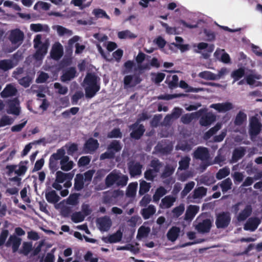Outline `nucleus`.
Here are the masks:
<instances>
[{"instance_id":"1","label":"nucleus","mask_w":262,"mask_h":262,"mask_svg":"<svg viewBox=\"0 0 262 262\" xmlns=\"http://www.w3.org/2000/svg\"><path fill=\"white\" fill-rule=\"evenodd\" d=\"M100 78L95 74L92 73L86 74L83 82L86 85L85 88V95L87 98H93L100 90Z\"/></svg>"},{"instance_id":"2","label":"nucleus","mask_w":262,"mask_h":262,"mask_svg":"<svg viewBox=\"0 0 262 262\" xmlns=\"http://www.w3.org/2000/svg\"><path fill=\"white\" fill-rule=\"evenodd\" d=\"M128 180L126 175L117 173L114 170L110 172L105 178V184L107 188L116 185L118 187H123L126 185Z\"/></svg>"},{"instance_id":"3","label":"nucleus","mask_w":262,"mask_h":262,"mask_svg":"<svg viewBox=\"0 0 262 262\" xmlns=\"http://www.w3.org/2000/svg\"><path fill=\"white\" fill-rule=\"evenodd\" d=\"M243 205V203L242 202H238L231 207V212L235 214H237L236 218L239 222L246 221L252 213V206L247 204L245 206V208L238 213L241 209V206Z\"/></svg>"},{"instance_id":"4","label":"nucleus","mask_w":262,"mask_h":262,"mask_svg":"<svg viewBox=\"0 0 262 262\" xmlns=\"http://www.w3.org/2000/svg\"><path fill=\"white\" fill-rule=\"evenodd\" d=\"M138 68L139 71L138 74L134 75H128L124 76L123 78V84L124 88H133L141 83L142 79L140 77V74L144 70L143 66L141 64H138Z\"/></svg>"},{"instance_id":"5","label":"nucleus","mask_w":262,"mask_h":262,"mask_svg":"<svg viewBox=\"0 0 262 262\" xmlns=\"http://www.w3.org/2000/svg\"><path fill=\"white\" fill-rule=\"evenodd\" d=\"M262 125L258 119L255 116L250 119L249 133L251 138L258 135L261 129Z\"/></svg>"},{"instance_id":"6","label":"nucleus","mask_w":262,"mask_h":262,"mask_svg":"<svg viewBox=\"0 0 262 262\" xmlns=\"http://www.w3.org/2000/svg\"><path fill=\"white\" fill-rule=\"evenodd\" d=\"M231 217L229 213L223 212L217 216L215 224L217 228H224L229 225Z\"/></svg>"},{"instance_id":"7","label":"nucleus","mask_w":262,"mask_h":262,"mask_svg":"<svg viewBox=\"0 0 262 262\" xmlns=\"http://www.w3.org/2000/svg\"><path fill=\"white\" fill-rule=\"evenodd\" d=\"M130 129L132 132L130 134V137L135 140H139L143 135L145 129L143 124H138L135 123L130 126Z\"/></svg>"},{"instance_id":"8","label":"nucleus","mask_w":262,"mask_h":262,"mask_svg":"<svg viewBox=\"0 0 262 262\" xmlns=\"http://www.w3.org/2000/svg\"><path fill=\"white\" fill-rule=\"evenodd\" d=\"M99 144L97 140L93 138H89L83 145V150L84 154H91L99 147Z\"/></svg>"},{"instance_id":"9","label":"nucleus","mask_w":262,"mask_h":262,"mask_svg":"<svg viewBox=\"0 0 262 262\" xmlns=\"http://www.w3.org/2000/svg\"><path fill=\"white\" fill-rule=\"evenodd\" d=\"M24 38V34L19 29H16L11 31L9 39L12 44L19 43L20 45Z\"/></svg>"},{"instance_id":"10","label":"nucleus","mask_w":262,"mask_h":262,"mask_svg":"<svg viewBox=\"0 0 262 262\" xmlns=\"http://www.w3.org/2000/svg\"><path fill=\"white\" fill-rule=\"evenodd\" d=\"M143 166L139 162L130 161L128 163V169L132 177L141 174V169Z\"/></svg>"},{"instance_id":"11","label":"nucleus","mask_w":262,"mask_h":262,"mask_svg":"<svg viewBox=\"0 0 262 262\" xmlns=\"http://www.w3.org/2000/svg\"><path fill=\"white\" fill-rule=\"evenodd\" d=\"M96 224L99 229H110L112 225L110 217L107 215L97 219Z\"/></svg>"},{"instance_id":"12","label":"nucleus","mask_w":262,"mask_h":262,"mask_svg":"<svg viewBox=\"0 0 262 262\" xmlns=\"http://www.w3.org/2000/svg\"><path fill=\"white\" fill-rule=\"evenodd\" d=\"M122 237L121 230H117L114 234H110L107 236H103L101 239L105 243H116L121 241Z\"/></svg>"},{"instance_id":"13","label":"nucleus","mask_w":262,"mask_h":262,"mask_svg":"<svg viewBox=\"0 0 262 262\" xmlns=\"http://www.w3.org/2000/svg\"><path fill=\"white\" fill-rule=\"evenodd\" d=\"M199 206L197 205H190L188 206L184 216V220L191 222L199 212Z\"/></svg>"},{"instance_id":"14","label":"nucleus","mask_w":262,"mask_h":262,"mask_svg":"<svg viewBox=\"0 0 262 262\" xmlns=\"http://www.w3.org/2000/svg\"><path fill=\"white\" fill-rule=\"evenodd\" d=\"M21 239L15 235H10L8 240L6 243L7 247L12 246L13 252H16L21 244Z\"/></svg>"},{"instance_id":"15","label":"nucleus","mask_w":262,"mask_h":262,"mask_svg":"<svg viewBox=\"0 0 262 262\" xmlns=\"http://www.w3.org/2000/svg\"><path fill=\"white\" fill-rule=\"evenodd\" d=\"M50 54L52 59L56 60L60 59L63 54L62 45L59 42L54 45L51 51Z\"/></svg>"},{"instance_id":"16","label":"nucleus","mask_w":262,"mask_h":262,"mask_svg":"<svg viewBox=\"0 0 262 262\" xmlns=\"http://www.w3.org/2000/svg\"><path fill=\"white\" fill-rule=\"evenodd\" d=\"M216 119L215 116L211 113H207L201 116L199 123L202 126H208L214 122Z\"/></svg>"},{"instance_id":"17","label":"nucleus","mask_w":262,"mask_h":262,"mask_svg":"<svg viewBox=\"0 0 262 262\" xmlns=\"http://www.w3.org/2000/svg\"><path fill=\"white\" fill-rule=\"evenodd\" d=\"M210 107L220 113L226 112L233 108L232 104L228 102L212 104Z\"/></svg>"},{"instance_id":"18","label":"nucleus","mask_w":262,"mask_h":262,"mask_svg":"<svg viewBox=\"0 0 262 262\" xmlns=\"http://www.w3.org/2000/svg\"><path fill=\"white\" fill-rule=\"evenodd\" d=\"M76 76V70L75 67H70L66 70L61 76L62 82H67L74 78Z\"/></svg>"},{"instance_id":"19","label":"nucleus","mask_w":262,"mask_h":262,"mask_svg":"<svg viewBox=\"0 0 262 262\" xmlns=\"http://www.w3.org/2000/svg\"><path fill=\"white\" fill-rule=\"evenodd\" d=\"M194 157L201 160H207L209 158V151L206 147H199L194 152Z\"/></svg>"},{"instance_id":"20","label":"nucleus","mask_w":262,"mask_h":262,"mask_svg":"<svg viewBox=\"0 0 262 262\" xmlns=\"http://www.w3.org/2000/svg\"><path fill=\"white\" fill-rule=\"evenodd\" d=\"M260 223L261 220L258 217H250L245 224L244 229H256Z\"/></svg>"},{"instance_id":"21","label":"nucleus","mask_w":262,"mask_h":262,"mask_svg":"<svg viewBox=\"0 0 262 262\" xmlns=\"http://www.w3.org/2000/svg\"><path fill=\"white\" fill-rule=\"evenodd\" d=\"M73 174L71 173H64L61 171H58L56 173V181L57 183H63L66 180H71Z\"/></svg>"},{"instance_id":"22","label":"nucleus","mask_w":262,"mask_h":262,"mask_svg":"<svg viewBox=\"0 0 262 262\" xmlns=\"http://www.w3.org/2000/svg\"><path fill=\"white\" fill-rule=\"evenodd\" d=\"M246 151V148L244 147H239L234 149L232 157L233 161L234 162H237L245 156Z\"/></svg>"},{"instance_id":"23","label":"nucleus","mask_w":262,"mask_h":262,"mask_svg":"<svg viewBox=\"0 0 262 262\" xmlns=\"http://www.w3.org/2000/svg\"><path fill=\"white\" fill-rule=\"evenodd\" d=\"M45 197L48 202L52 204L57 203L60 199V198L57 194L56 192L53 190L46 192Z\"/></svg>"},{"instance_id":"24","label":"nucleus","mask_w":262,"mask_h":262,"mask_svg":"<svg viewBox=\"0 0 262 262\" xmlns=\"http://www.w3.org/2000/svg\"><path fill=\"white\" fill-rule=\"evenodd\" d=\"M176 201V198L172 195H167L163 198L160 205L161 208H169L171 207Z\"/></svg>"},{"instance_id":"25","label":"nucleus","mask_w":262,"mask_h":262,"mask_svg":"<svg viewBox=\"0 0 262 262\" xmlns=\"http://www.w3.org/2000/svg\"><path fill=\"white\" fill-rule=\"evenodd\" d=\"M16 88L11 84H9L7 85L6 88L1 92V96L5 98L13 96L16 94Z\"/></svg>"},{"instance_id":"26","label":"nucleus","mask_w":262,"mask_h":262,"mask_svg":"<svg viewBox=\"0 0 262 262\" xmlns=\"http://www.w3.org/2000/svg\"><path fill=\"white\" fill-rule=\"evenodd\" d=\"M156 211L155 207L152 205H150L147 208L141 210V214L145 220L148 219L151 215L154 214Z\"/></svg>"},{"instance_id":"27","label":"nucleus","mask_w":262,"mask_h":262,"mask_svg":"<svg viewBox=\"0 0 262 262\" xmlns=\"http://www.w3.org/2000/svg\"><path fill=\"white\" fill-rule=\"evenodd\" d=\"M19 104L18 100L17 98H14L12 100L10 101L9 103V108L10 112L12 114L15 115H18L20 113V110L16 105Z\"/></svg>"},{"instance_id":"28","label":"nucleus","mask_w":262,"mask_h":262,"mask_svg":"<svg viewBox=\"0 0 262 262\" xmlns=\"http://www.w3.org/2000/svg\"><path fill=\"white\" fill-rule=\"evenodd\" d=\"M74 188L77 191L81 190L84 187V178L81 174H77L74 180Z\"/></svg>"},{"instance_id":"29","label":"nucleus","mask_w":262,"mask_h":262,"mask_svg":"<svg viewBox=\"0 0 262 262\" xmlns=\"http://www.w3.org/2000/svg\"><path fill=\"white\" fill-rule=\"evenodd\" d=\"M199 117V112L187 113L183 115L181 118V122L185 124H189L193 119Z\"/></svg>"},{"instance_id":"30","label":"nucleus","mask_w":262,"mask_h":262,"mask_svg":"<svg viewBox=\"0 0 262 262\" xmlns=\"http://www.w3.org/2000/svg\"><path fill=\"white\" fill-rule=\"evenodd\" d=\"M199 76L202 79L208 80H214L217 79V76L216 74L208 71L200 72L199 74Z\"/></svg>"},{"instance_id":"31","label":"nucleus","mask_w":262,"mask_h":262,"mask_svg":"<svg viewBox=\"0 0 262 262\" xmlns=\"http://www.w3.org/2000/svg\"><path fill=\"white\" fill-rule=\"evenodd\" d=\"M14 67L12 60L11 59H3L0 61V69L7 71Z\"/></svg>"},{"instance_id":"32","label":"nucleus","mask_w":262,"mask_h":262,"mask_svg":"<svg viewBox=\"0 0 262 262\" xmlns=\"http://www.w3.org/2000/svg\"><path fill=\"white\" fill-rule=\"evenodd\" d=\"M138 183L133 182L130 183L127 188L126 194L128 197H134L136 194Z\"/></svg>"},{"instance_id":"33","label":"nucleus","mask_w":262,"mask_h":262,"mask_svg":"<svg viewBox=\"0 0 262 262\" xmlns=\"http://www.w3.org/2000/svg\"><path fill=\"white\" fill-rule=\"evenodd\" d=\"M207 191V188L204 187H199L194 190L192 198L193 199L202 198L206 195Z\"/></svg>"},{"instance_id":"34","label":"nucleus","mask_w":262,"mask_h":262,"mask_svg":"<svg viewBox=\"0 0 262 262\" xmlns=\"http://www.w3.org/2000/svg\"><path fill=\"white\" fill-rule=\"evenodd\" d=\"M122 149V146L119 141L113 140L107 146V150L116 152H119Z\"/></svg>"},{"instance_id":"35","label":"nucleus","mask_w":262,"mask_h":262,"mask_svg":"<svg viewBox=\"0 0 262 262\" xmlns=\"http://www.w3.org/2000/svg\"><path fill=\"white\" fill-rule=\"evenodd\" d=\"M212 226V222L210 219L203 220L196 226L195 229H210Z\"/></svg>"},{"instance_id":"36","label":"nucleus","mask_w":262,"mask_h":262,"mask_svg":"<svg viewBox=\"0 0 262 262\" xmlns=\"http://www.w3.org/2000/svg\"><path fill=\"white\" fill-rule=\"evenodd\" d=\"M151 187L150 183L146 182L144 180L141 181L140 182V188L139 194L142 195L147 192Z\"/></svg>"},{"instance_id":"37","label":"nucleus","mask_w":262,"mask_h":262,"mask_svg":"<svg viewBox=\"0 0 262 262\" xmlns=\"http://www.w3.org/2000/svg\"><path fill=\"white\" fill-rule=\"evenodd\" d=\"M221 128V124L217 123L214 126L210 128L204 134V139L207 140L210 139L213 135H214Z\"/></svg>"},{"instance_id":"38","label":"nucleus","mask_w":262,"mask_h":262,"mask_svg":"<svg viewBox=\"0 0 262 262\" xmlns=\"http://www.w3.org/2000/svg\"><path fill=\"white\" fill-rule=\"evenodd\" d=\"M30 29L35 32H38L42 31L48 32L49 30V27L47 25H42L41 24H31Z\"/></svg>"},{"instance_id":"39","label":"nucleus","mask_w":262,"mask_h":262,"mask_svg":"<svg viewBox=\"0 0 262 262\" xmlns=\"http://www.w3.org/2000/svg\"><path fill=\"white\" fill-rule=\"evenodd\" d=\"M245 74L244 68H240L234 70L231 73V77L233 78L234 81H236L242 78Z\"/></svg>"},{"instance_id":"40","label":"nucleus","mask_w":262,"mask_h":262,"mask_svg":"<svg viewBox=\"0 0 262 262\" xmlns=\"http://www.w3.org/2000/svg\"><path fill=\"white\" fill-rule=\"evenodd\" d=\"M247 120V115L242 111H239L236 116L234 124L236 125L240 126Z\"/></svg>"},{"instance_id":"41","label":"nucleus","mask_w":262,"mask_h":262,"mask_svg":"<svg viewBox=\"0 0 262 262\" xmlns=\"http://www.w3.org/2000/svg\"><path fill=\"white\" fill-rule=\"evenodd\" d=\"M80 194L78 193L71 194L66 200V203L68 205L76 206L78 203V199Z\"/></svg>"},{"instance_id":"42","label":"nucleus","mask_w":262,"mask_h":262,"mask_svg":"<svg viewBox=\"0 0 262 262\" xmlns=\"http://www.w3.org/2000/svg\"><path fill=\"white\" fill-rule=\"evenodd\" d=\"M220 185L222 188V191L226 192L231 189L232 183L231 180L229 178H228L222 181Z\"/></svg>"},{"instance_id":"43","label":"nucleus","mask_w":262,"mask_h":262,"mask_svg":"<svg viewBox=\"0 0 262 262\" xmlns=\"http://www.w3.org/2000/svg\"><path fill=\"white\" fill-rule=\"evenodd\" d=\"M183 110L180 107H176L173 109V111L170 115L166 116L165 119H171V118L178 119L181 115Z\"/></svg>"},{"instance_id":"44","label":"nucleus","mask_w":262,"mask_h":262,"mask_svg":"<svg viewBox=\"0 0 262 262\" xmlns=\"http://www.w3.org/2000/svg\"><path fill=\"white\" fill-rule=\"evenodd\" d=\"M118 36L120 39L125 38H135L137 37V35L132 33L129 30H125L119 32L118 33Z\"/></svg>"},{"instance_id":"45","label":"nucleus","mask_w":262,"mask_h":262,"mask_svg":"<svg viewBox=\"0 0 262 262\" xmlns=\"http://www.w3.org/2000/svg\"><path fill=\"white\" fill-rule=\"evenodd\" d=\"M122 134L119 128H115L107 134L108 138H121Z\"/></svg>"},{"instance_id":"46","label":"nucleus","mask_w":262,"mask_h":262,"mask_svg":"<svg viewBox=\"0 0 262 262\" xmlns=\"http://www.w3.org/2000/svg\"><path fill=\"white\" fill-rule=\"evenodd\" d=\"M92 13L97 18L104 17L107 19H110V16L106 14L105 11L101 9H94Z\"/></svg>"},{"instance_id":"47","label":"nucleus","mask_w":262,"mask_h":262,"mask_svg":"<svg viewBox=\"0 0 262 262\" xmlns=\"http://www.w3.org/2000/svg\"><path fill=\"white\" fill-rule=\"evenodd\" d=\"M195 185V183L193 181H190L187 183L184 189L181 193V196L182 198L185 197L187 194L193 188Z\"/></svg>"},{"instance_id":"48","label":"nucleus","mask_w":262,"mask_h":262,"mask_svg":"<svg viewBox=\"0 0 262 262\" xmlns=\"http://www.w3.org/2000/svg\"><path fill=\"white\" fill-rule=\"evenodd\" d=\"M190 161V158L188 157H185L182 159L179 162V169L180 170H186L187 169L189 165Z\"/></svg>"},{"instance_id":"49","label":"nucleus","mask_w":262,"mask_h":262,"mask_svg":"<svg viewBox=\"0 0 262 262\" xmlns=\"http://www.w3.org/2000/svg\"><path fill=\"white\" fill-rule=\"evenodd\" d=\"M230 174V170L228 168L220 169L216 174V178L217 180H221Z\"/></svg>"},{"instance_id":"50","label":"nucleus","mask_w":262,"mask_h":262,"mask_svg":"<svg viewBox=\"0 0 262 262\" xmlns=\"http://www.w3.org/2000/svg\"><path fill=\"white\" fill-rule=\"evenodd\" d=\"M85 217V215L81 212H76L72 215L71 219L74 223H79L82 222Z\"/></svg>"},{"instance_id":"51","label":"nucleus","mask_w":262,"mask_h":262,"mask_svg":"<svg viewBox=\"0 0 262 262\" xmlns=\"http://www.w3.org/2000/svg\"><path fill=\"white\" fill-rule=\"evenodd\" d=\"M66 152L65 150L63 149V147L59 148L57 149L56 153L53 154L51 156L50 158H52V159H53L54 160L58 161V160H60L62 158V157L65 155Z\"/></svg>"},{"instance_id":"52","label":"nucleus","mask_w":262,"mask_h":262,"mask_svg":"<svg viewBox=\"0 0 262 262\" xmlns=\"http://www.w3.org/2000/svg\"><path fill=\"white\" fill-rule=\"evenodd\" d=\"M183 95H184L182 94L160 95L159 96H158V99L159 100H169L172 99L173 98L182 97Z\"/></svg>"},{"instance_id":"53","label":"nucleus","mask_w":262,"mask_h":262,"mask_svg":"<svg viewBox=\"0 0 262 262\" xmlns=\"http://www.w3.org/2000/svg\"><path fill=\"white\" fill-rule=\"evenodd\" d=\"M150 166L154 168L155 172H158L162 166V163L158 159H154L150 162Z\"/></svg>"},{"instance_id":"54","label":"nucleus","mask_w":262,"mask_h":262,"mask_svg":"<svg viewBox=\"0 0 262 262\" xmlns=\"http://www.w3.org/2000/svg\"><path fill=\"white\" fill-rule=\"evenodd\" d=\"M181 230H168L167 237L169 241L174 242L179 236Z\"/></svg>"},{"instance_id":"55","label":"nucleus","mask_w":262,"mask_h":262,"mask_svg":"<svg viewBox=\"0 0 262 262\" xmlns=\"http://www.w3.org/2000/svg\"><path fill=\"white\" fill-rule=\"evenodd\" d=\"M57 32L59 36H63L65 34L71 36L73 34L72 31L69 30L61 26H57Z\"/></svg>"},{"instance_id":"56","label":"nucleus","mask_w":262,"mask_h":262,"mask_svg":"<svg viewBox=\"0 0 262 262\" xmlns=\"http://www.w3.org/2000/svg\"><path fill=\"white\" fill-rule=\"evenodd\" d=\"M135 66L134 62L132 60H127L124 63V70L123 71V74H128L130 73Z\"/></svg>"},{"instance_id":"57","label":"nucleus","mask_w":262,"mask_h":262,"mask_svg":"<svg viewBox=\"0 0 262 262\" xmlns=\"http://www.w3.org/2000/svg\"><path fill=\"white\" fill-rule=\"evenodd\" d=\"M151 75L155 76L154 78L152 77V80L156 84H159L164 80L165 77V74L163 73H152Z\"/></svg>"},{"instance_id":"58","label":"nucleus","mask_w":262,"mask_h":262,"mask_svg":"<svg viewBox=\"0 0 262 262\" xmlns=\"http://www.w3.org/2000/svg\"><path fill=\"white\" fill-rule=\"evenodd\" d=\"M261 77L259 74H249L246 77V81L248 84L253 85L255 83V79H260Z\"/></svg>"},{"instance_id":"59","label":"nucleus","mask_w":262,"mask_h":262,"mask_svg":"<svg viewBox=\"0 0 262 262\" xmlns=\"http://www.w3.org/2000/svg\"><path fill=\"white\" fill-rule=\"evenodd\" d=\"M158 151L163 154L167 155L171 152L172 150V147L170 145H167L164 146L162 145H158Z\"/></svg>"},{"instance_id":"60","label":"nucleus","mask_w":262,"mask_h":262,"mask_svg":"<svg viewBox=\"0 0 262 262\" xmlns=\"http://www.w3.org/2000/svg\"><path fill=\"white\" fill-rule=\"evenodd\" d=\"M31 81L32 78L29 76L24 77L18 80L19 83L26 88L30 86Z\"/></svg>"},{"instance_id":"61","label":"nucleus","mask_w":262,"mask_h":262,"mask_svg":"<svg viewBox=\"0 0 262 262\" xmlns=\"http://www.w3.org/2000/svg\"><path fill=\"white\" fill-rule=\"evenodd\" d=\"M174 171V169L172 167L166 165L162 173V177L164 178L169 177L173 174Z\"/></svg>"},{"instance_id":"62","label":"nucleus","mask_w":262,"mask_h":262,"mask_svg":"<svg viewBox=\"0 0 262 262\" xmlns=\"http://www.w3.org/2000/svg\"><path fill=\"white\" fill-rule=\"evenodd\" d=\"M160 24L166 30V32L168 34H177V29L175 27H169L168 24L163 21H160Z\"/></svg>"},{"instance_id":"63","label":"nucleus","mask_w":262,"mask_h":262,"mask_svg":"<svg viewBox=\"0 0 262 262\" xmlns=\"http://www.w3.org/2000/svg\"><path fill=\"white\" fill-rule=\"evenodd\" d=\"M49 75L43 72H41L38 77L36 79V82L38 83H42L47 81L49 79Z\"/></svg>"},{"instance_id":"64","label":"nucleus","mask_w":262,"mask_h":262,"mask_svg":"<svg viewBox=\"0 0 262 262\" xmlns=\"http://www.w3.org/2000/svg\"><path fill=\"white\" fill-rule=\"evenodd\" d=\"M185 210L184 205L180 204L179 206L176 207L172 210V213L177 216L179 217L181 215Z\"/></svg>"}]
</instances>
